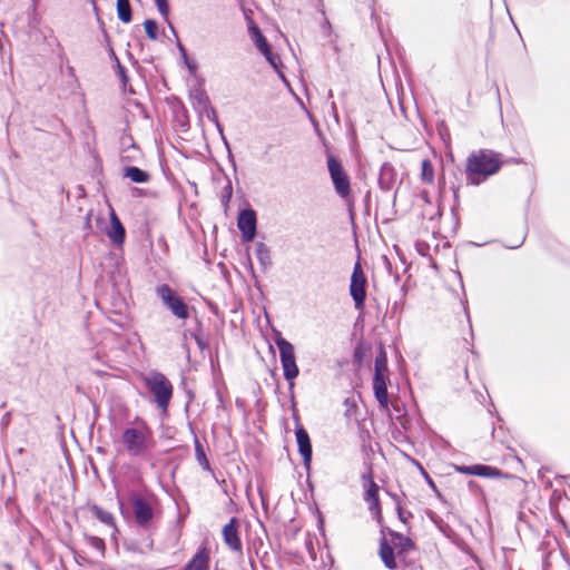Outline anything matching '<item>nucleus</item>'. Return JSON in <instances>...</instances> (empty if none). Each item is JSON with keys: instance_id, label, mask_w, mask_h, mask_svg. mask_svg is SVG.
<instances>
[{"instance_id": "1", "label": "nucleus", "mask_w": 570, "mask_h": 570, "mask_svg": "<svg viewBox=\"0 0 570 570\" xmlns=\"http://www.w3.org/2000/svg\"><path fill=\"white\" fill-rule=\"evenodd\" d=\"M502 166L501 155L491 149L473 151L466 159V179L472 185H480L497 174Z\"/></svg>"}, {"instance_id": "2", "label": "nucleus", "mask_w": 570, "mask_h": 570, "mask_svg": "<svg viewBox=\"0 0 570 570\" xmlns=\"http://www.w3.org/2000/svg\"><path fill=\"white\" fill-rule=\"evenodd\" d=\"M124 448L129 456L145 458L155 445L153 431L145 422L128 426L121 435Z\"/></svg>"}, {"instance_id": "3", "label": "nucleus", "mask_w": 570, "mask_h": 570, "mask_svg": "<svg viewBox=\"0 0 570 570\" xmlns=\"http://www.w3.org/2000/svg\"><path fill=\"white\" fill-rule=\"evenodd\" d=\"M144 382L154 395L157 406L166 410L173 396V385L160 372H150L144 377Z\"/></svg>"}, {"instance_id": "4", "label": "nucleus", "mask_w": 570, "mask_h": 570, "mask_svg": "<svg viewBox=\"0 0 570 570\" xmlns=\"http://www.w3.org/2000/svg\"><path fill=\"white\" fill-rule=\"evenodd\" d=\"M275 344L279 351V358L284 372V377L292 386L294 384L293 381L298 376L299 373L298 366L296 364L294 346L282 336L276 337Z\"/></svg>"}, {"instance_id": "5", "label": "nucleus", "mask_w": 570, "mask_h": 570, "mask_svg": "<svg viewBox=\"0 0 570 570\" xmlns=\"http://www.w3.org/2000/svg\"><path fill=\"white\" fill-rule=\"evenodd\" d=\"M156 293L166 307L170 309L177 318H188V306L167 284L158 286Z\"/></svg>"}, {"instance_id": "6", "label": "nucleus", "mask_w": 570, "mask_h": 570, "mask_svg": "<svg viewBox=\"0 0 570 570\" xmlns=\"http://www.w3.org/2000/svg\"><path fill=\"white\" fill-rule=\"evenodd\" d=\"M327 167L336 194L346 199L351 193V184L342 164L335 157L328 156Z\"/></svg>"}, {"instance_id": "7", "label": "nucleus", "mask_w": 570, "mask_h": 570, "mask_svg": "<svg viewBox=\"0 0 570 570\" xmlns=\"http://www.w3.org/2000/svg\"><path fill=\"white\" fill-rule=\"evenodd\" d=\"M350 293L355 303V308L362 309L366 297V278L360 263L354 265L351 276Z\"/></svg>"}, {"instance_id": "8", "label": "nucleus", "mask_w": 570, "mask_h": 570, "mask_svg": "<svg viewBox=\"0 0 570 570\" xmlns=\"http://www.w3.org/2000/svg\"><path fill=\"white\" fill-rule=\"evenodd\" d=\"M248 33L256 49L266 58L271 66L278 71L279 58L272 52L271 47L259 28L255 23L250 22L248 24Z\"/></svg>"}, {"instance_id": "9", "label": "nucleus", "mask_w": 570, "mask_h": 570, "mask_svg": "<svg viewBox=\"0 0 570 570\" xmlns=\"http://www.w3.org/2000/svg\"><path fill=\"white\" fill-rule=\"evenodd\" d=\"M130 502L136 522L142 528L149 527L154 518L150 501L139 494H132Z\"/></svg>"}, {"instance_id": "10", "label": "nucleus", "mask_w": 570, "mask_h": 570, "mask_svg": "<svg viewBox=\"0 0 570 570\" xmlns=\"http://www.w3.org/2000/svg\"><path fill=\"white\" fill-rule=\"evenodd\" d=\"M257 218L253 209H244L239 213L237 226L243 242H252L256 235Z\"/></svg>"}, {"instance_id": "11", "label": "nucleus", "mask_w": 570, "mask_h": 570, "mask_svg": "<svg viewBox=\"0 0 570 570\" xmlns=\"http://www.w3.org/2000/svg\"><path fill=\"white\" fill-rule=\"evenodd\" d=\"M454 470L461 474L476 475L488 479H495L502 474L499 469L484 464L454 465Z\"/></svg>"}, {"instance_id": "12", "label": "nucleus", "mask_w": 570, "mask_h": 570, "mask_svg": "<svg viewBox=\"0 0 570 570\" xmlns=\"http://www.w3.org/2000/svg\"><path fill=\"white\" fill-rule=\"evenodd\" d=\"M223 539L225 544L235 552L242 551V541L238 535V521L232 518L223 528Z\"/></svg>"}, {"instance_id": "13", "label": "nucleus", "mask_w": 570, "mask_h": 570, "mask_svg": "<svg viewBox=\"0 0 570 570\" xmlns=\"http://www.w3.org/2000/svg\"><path fill=\"white\" fill-rule=\"evenodd\" d=\"M298 452L302 455L303 464L306 470H309L312 462V444L308 433L303 426L296 429L295 432Z\"/></svg>"}, {"instance_id": "14", "label": "nucleus", "mask_w": 570, "mask_h": 570, "mask_svg": "<svg viewBox=\"0 0 570 570\" xmlns=\"http://www.w3.org/2000/svg\"><path fill=\"white\" fill-rule=\"evenodd\" d=\"M399 181V174L394 166L390 163H384L380 170L379 185L381 189L389 191Z\"/></svg>"}, {"instance_id": "15", "label": "nucleus", "mask_w": 570, "mask_h": 570, "mask_svg": "<svg viewBox=\"0 0 570 570\" xmlns=\"http://www.w3.org/2000/svg\"><path fill=\"white\" fill-rule=\"evenodd\" d=\"M387 376L386 374H374L373 377V390L375 399L380 406L384 410L389 407V395H387Z\"/></svg>"}, {"instance_id": "16", "label": "nucleus", "mask_w": 570, "mask_h": 570, "mask_svg": "<svg viewBox=\"0 0 570 570\" xmlns=\"http://www.w3.org/2000/svg\"><path fill=\"white\" fill-rule=\"evenodd\" d=\"M108 238L117 246H121L125 242V228L114 210L110 213V227L106 232Z\"/></svg>"}, {"instance_id": "17", "label": "nucleus", "mask_w": 570, "mask_h": 570, "mask_svg": "<svg viewBox=\"0 0 570 570\" xmlns=\"http://www.w3.org/2000/svg\"><path fill=\"white\" fill-rule=\"evenodd\" d=\"M210 552L206 547L199 548L191 560L181 570H209Z\"/></svg>"}, {"instance_id": "18", "label": "nucleus", "mask_w": 570, "mask_h": 570, "mask_svg": "<svg viewBox=\"0 0 570 570\" xmlns=\"http://www.w3.org/2000/svg\"><path fill=\"white\" fill-rule=\"evenodd\" d=\"M190 98L193 100L194 107L199 112L208 111V109L210 107V101H209L208 96L206 95V92L203 89H195L194 91H191Z\"/></svg>"}, {"instance_id": "19", "label": "nucleus", "mask_w": 570, "mask_h": 570, "mask_svg": "<svg viewBox=\"0 0 570 570\" xmlns=\"http://www.w3.org/2000/svg\"><path fill=\"white\" fill-rule=\"evenodd\" d=\"M90 511L101 523L112 528L114 532H117L115 518L110 512L105 511L104 509H101L100 507H98L96 504L90 507Z\"/></svg>"}, {"instance_id": "20", "label": "nucleus", "mask_w": 570, "mask_h": 570, "mask_svg": "<svg viewBox=\"0 0 570 570\" xmlns=\"http://www.w3.org/2000/svg\"><path fill=\"white\" fill-rule=\"evenodd\" d=\"M124 176L134 183L142 184L149 180V174L138 167H126Z\"/></svg>"}, {"instance_id": "21", "label": "nucleus", "mask_w": 570, "mask_h": 570, "mask_svg": "<svg viewBox=\"0 0 570 570\" xmlns=\"http://www.w3.org/2000/svg\"><path fill=\"white\" fill-rule=\"evenodd\" d=\"M380 556L382 561L389 569L396 568L393 548L389 546L385 541L381 542Z\"/></svg>"}, {"instance_id": "22", "label": "nucleus", "mask_w": 570, "mask_h": 570, "mask_svg": "<svg viewBox=\"0 0 570 570\" xmlns=\"http://www.w3.org/2000/svg\"><path fill=\"white\" fill-rule=\"evenodd\" d=\"M256 257L264 269L268 268L272 264L271 250L264 243L259 242L256 244L255 250Z\"/></svg>"}, {"instance_id": "23", "label": "nucleus", "mask_w": 570, "mask_h": 570, "mask_svg": "<svg viewBox=\"0 0 570 570\" xmlns=\"http://www.w3.org/2000/svg\"><path fill=\"white\" fill-rule=\"evenodd\" d=\"M117 14L125 23L131 21V7L129 0H117Z\"/></svg>"}, {"instance_id": "24", "label": "nucleus", "mask_w": 570, "mask_h": 570, "mask_svg": "<svg viewBox=\"0 0 570 570\" xmlns=\"http://www.w3.org/2000/svg\"><path fill=\"white\" fill-rule=\"evenodd\" d=\"M421 179L425 184H433L434 181V168L429 159H424L421 164Z\"/></svg>"}, {"instance_id": "25", "label": "nucleus", "mask_w": 570, "mask_h": 570, "mask_svg": "<svg viewBox=\"0 0 570 570\" xmlns=\"http://www.w3.org/2000/svg\"><path fill=\"white\" fill-rule=\"evenodd\" d=\"M195 455L197 462L204 470H210L209 461L205 454L203 445L198 440L195 441Z\"/></svg>"}, {"instance_id": "26", "label": "nucleus", "mask_w": 570, "mask_h": 570, "mask_svg": "<svg viewBox=\"0 0 570 570\" xmlns=\"http://www.w3.org/2000/svg\"><path fill=\"white\" fill-rule=\"evenodd\" d=\"M374 374H387V360L384 351L375 358V373Z\"/></svg>"}, {"instance_id": "27", "label": "nucleus", "mask_w": 570, "mask_h": 570, "mask_svg": "<svg viewBox=\"0 0 570 570\" xmlns=\"http://www.w3.org/2000/svg\"><path fill=\"white\" fill-rule=\"evenodd\" d=\"M377 492H379V487L373 481V479L371 476H368L367 483H366V491H365V501H371L373 499H377L379 498Z\"/></svg>"}, {"instance_id": "28", "label": "nucleus", "mask_w": 570, "mask_h": 570, "mask_svg": "<svg viewBox=\"0 0 570 570\" xmlns=\"http://www.w3.org/2000/svg\"><path fill=\"white\" fill-rule=\"evenodd\" d=\"M145 31L149 39L156 40L158 38V26L154 20H146L144 22Z\"/></svg>"}, {"instance_id": "29", "label": "nucleus", "mask_w": 570, "mask_h": 570, "mask_svg": "<svg viewBox=\"0 0 570 570\" xmlns=\"http://www.w3.org/2000/svg\"><path fill=\"white\" fill-rule=\"evenodd\" d=\"M154 2L160 16L167 21L169 16V6L167 0H154Z\"/></svg>"}, {"instance_id": "30", "label": "nucleus", "mask_w": 570, "mask_h": 570, "mask_svg": "<svg viewBox=\"0 0 570 570\" xmlns=\"http://www.w3.org/2000/svg\"><path fill=\"white\" fill-rule=\"evenodd\" d=\"M88 543L90 544V547H92L94 549L100 551L101 553H104L105 551V542L102 539L98 538V537H88L87 539Z\"/></svg>"}, {"instance_id": "31", "label": "nucleus", "mask_w": 570, "mask_h": 570, "mask_svg": "<svg viewBox=\"0 0 570 570\" xmlns=\"http://www.w3.org/2000/svg\"><path fill=\"white\" fill-rule=\"evenodd\" d=\"M368 503V509L374 512L377 517H380L381 514V509H380V501H379V498L377 499H373L371 501H366Z\"/></svg>"}, {"instance_id": "32", "label": "nucleus", "mask_w": 570, "mask_h": 570, "mask_svg": "<svg viewBox=\"0 0 570 570\" xmlns=\"http://www.w3.org/2000/svg\"><path fill=\"white\" fill-rule=\"evenodd\" d=\"M232 190V185L230 183H228L227 186L224 188L223 203H227L230 199Z\"/></svg>"}, {"instance_id": "33", "label": "nucleus", "mask_w": 570, "mask_h": 570, "mask_svg": "<svg viewBox=\"0 0 570 570\" xmlns=\"http://www.w3.org/2000/svg\"><path fill=\"white\" fill-rule=\"evenodd\" d=\"M122 145H124V146H131V147H135V144L132 142V138H131V137H129V136H128V137H127V136H125V137L122 138Z\"/></svg>"}, {"instance_id": "34", "label": "nucleus", "mask_w": 570, "mask_h": 570, "mask_svg": "<svg viewBox=\"0 0 570 570\" xmlns=\"http://www.w3.org/2000/svg\"><path fill=\"white\" fill-rule=\"evenodd\" d=\"M523 240L517 243V244H513V245H509L508 247L510 248H518L521 244H522Z\"/></svg>"}, {"instance_id": "35", "label": "nucleus", "mask_w": 570, "mask_h": 570, "mask_svg": "<svg viewBox=\"0 0 570 570\" xmlns=\"http://www.w3.org/2000/svg\"><path fill=\"white\" fill-rule=\"evenodd\" d=\"M278 73H279L281 78H282L284 81H286V80H285L284 75H283L281 71H278Z\"/></svg>"}, {"instance_id": "36", "label": "nucleus", "mask_w": 570, "mask_h": 570, "mask_svg": "<svg viewBox=\"0 0 570 570\" xmlns=\"http://www.w3.org/2000/svg\"><path fill=\"white\" fill-rule=\"evenodd\" d=\"M332 109L335 111V109H336L335 102H332Z\"/></svg>"}, {"instance_id": "37", "label": "nucleus", "mask_w": 570, "mask_h": 570, "mask_svg": "<svg viewBox=\"0 0 570 570\" xmlns=\"http://www.w3.org/2000/svg\"><path fill=\"white\" fill-rule=\"evenodd\" d=\"M399 515L403 520V514H402L401 510L399 511Z\"/></svg>"}]
</instances>
